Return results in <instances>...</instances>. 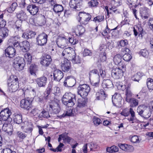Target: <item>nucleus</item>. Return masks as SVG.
<instances>
[{
    "label": "nucleus",
    "mask_w": 153,
    "mask_h": 153,
    "mask_svg": "<svg viewBox=\"0 0 153 153\" xmlns=\"http://www.w3.org/2000/svg\"><path fill=\"white\" fill-rule=\"evenodd\" d=\"M62 103L69 107H73L76 102V97L75 94L71 92L66 93L62 98Z\"/></svg>",
    "instance_id": "obj_1"
},
{
    "label": "nucleus",
    "mask_w": 153,
    "mask_h": 153,
    "mask_svg": "<svg viewBox=\"0 0 153 153\" xmlns=\"http://www.w3.org/2000/svg\"><path fill=\"white\" fill-rule=\"evenodd\" d=\"M120 114L126 117H128L130 114L131 117L128 119V120L131 123H134L137 121L135 116V112L132 108H130L129 109L126 108L124 109Z\"/></svg>",
    "instance_id": "obj_2"
},
{
    "label": "nucleus",
    "mask_w": 153,
    "mask_h": 153,
    "mask_svg": "<svg viewBox=\"0 0 153 153\" xmlns=\"http://www.w3.org/2000/svg\"><path fill=\"white\" fill-rule=\"evenodd\" d=\"M121 66L112 70L111 74L114 78L118 79L122 78L123 76V73L126 70V66L122 65Z\"/></svg>",
    "instance_id": "obj_3"
},
{
    "label": "nucleus",
    "mask_w": 153,
    "mask_h": 153,
    "mask_svg": "<svg viewBox=\"0 0 153 153\" xmlns=\"http://www.w3.org/2000/svg\"><path fill=\"white\" fill-rule=\"evenodd\" d=\"M91 18V16L90 14L84 12H80L77 19L81 24L85 25L88 23Z\"/></svg>",
    "instance_id": "obj_4"
},
{
    "label": "nucleus",
    "mask_w": 153,
    "mask_h": 153,
    "mask_svg": "<svg viewBox=\"0 0 153 153\" xmlns=\"http://www.w3.org/2000/svg\"><path fill=\"white\" fill-rule=\"evenodd\" d=\"M77 93L82 98H85L88 95L90 91V88L88 85H80L77 88Z\"/></svg>",
    "instance_id": "obj_5"
},
{
    "label": "nucleus",
    "mask_w": 153,
    "mask_h": 153,
    "mask_svg": "<svg viewBox=\"0 0 153 153\" xmlns=\"http://www.w3.org/2000/svg\"><path fill=\"white\" fill-rule=\"evenodd\" d=\"M76 53L75 51L71 47L65 48L63 51L62 56L64 58L68 59L69 60L72 61L75 58Z\"/></svg>",
    "instance_id": "obj_6"
},
{
    "label": "nucleus",
    "mask_w": 153,
    "mask_h": 153,
    "mask_svg": "<svg viewBox=\"0 0 153 153\" xmlns=\"http://www.w3.org/2000/svg\"><path fill=\"white\" fill-rule=\"evenodd\" d=\"M90 79L94 78H98V81H100V76L102 78H104L106 76V73L105 71L100 68L99 70V72H98L96 69L90 71L89 74Z\"/></svg>",
    "instance_id": "obj_7"
},
{
    "label": "nucleus",
    "mask_w": 153,
    "mask_h": 153,
    "mask_svg": "<svg viewBox=\"0 0 153 153\" xmlns=\"http://www.w3.org/2000/svg\"><path fill=\"white\" fill-rule=\"evenodd\" d=\"M122 4V0H112L108 4V8L111 12H113L116 13H118L117 7Z\"/></svg>",
    "instance_id": "obj_8"
},
{
    "label": "nucleus",
    "mask_w": 153,
    "mask_h": 153,
    "mask_svg": "<svg viewBox=\"0 0 153 153\" xmlns=\"http://www.w3.org/2000/svg\"><path fill=\"white\" fill-rule=\"evenodd\" d=\"M33 99L31 98L27 97L22 100L20 102V106L28 111L30 110L32 106Z\"/></svg>",
    "instance_id": "obj_9"
},
{
    "label": "nucleus",
    "mask_w": 153,
    "mask_h": 153,
    "mask_svg": "<svg viewBox=\"0 0 153 153\" xmlns=\"http://www.w3.org/2000/svg\"><path fill=\"white\" fill-rule=\"evenodd\" d=\"M24 58L18 57L14 59L13 66L16 70L20 71L23 69L24 66Z\"/></svg>",
    "instance_id": "obj_10"
},
{
    "label": "nucleus",
    "mask_w": 153,
    "mask_h": 153,
    "mask_svg": "<svg viewBox=\"0 0 153 153\" xmlns=\"http://www.w3.org/2000/svg\"><path fill=\"white\" fill-rule=\"evenodd\" d=\"M141 106H138L137 109V112L138 114L144 119H148L151 116V111L149 109H141Z\"/></svg>",
    "instance_id": "obj_11"
},
{
    "label": "nucleus",
    "mask_w": 153,
    "mask_h": 153,
    "mask_svg": "<svg viewBox=\"0 0 153 153\" xmlns=\"http://www.w3.org/2000/svg\"><path fill=\"white\" fill-rule=\"evenodd\" d=\"M98 148L99 146L96 143L92 142L84 145L83 147L82 150L84 153H87V151L89 150V149L90 151H95Z\"/></svg>",
    "instance_id": "obj_12"
},
{
    "label": "nucleus",
    "mask_w": 153,
    "mask_h": 153,
    "mask_svg": "<svg viewBox=\"0 0 153 153\" xmlns=\"http://www.w3.org/2000/svg\"><path fill=\"white\" fill-rule=\"evenodd\" d=\"M11 114V111L8 108H6L2 110L0 113V120H3L7 123V120L10 118Z\"/></svg>",
    "instance_id": "obj_13"
},
{
    "label": "nucleus",
    "mask_w": 153,
    "mask_h": 153,
    "mask_svg": "<svg viewBox=\"0 0 153 153\" xmlns=\"http://www.w3.org/2000/svg\"><path fill=\"white\" fill-rule=\"evenodd\" d=\"M112 100L114 105L117 107H121L122 97L120 94L115 93L112 96Z\"/></svg>",
    "instance_id": "obj_14"
},
{
    "label": "nucleus",
    "mask_w": 153,
    "mask_h": 153,
    "mask_svg": "<svg viewBox=\"0 0 153 153\" xmlns=\"http://www.w3.org/2000/svg\"><path fill=\"white\" fill-rule=\"evenodd\" d=\"M48 36L45 33L39 35L36 38V41L38 45L43 46L45 45L47 41Z\"/></svg>",
    "instance_id": "obj_15"
},
{
    "label": "nucleus",
    "mask_w": 153,
    "mask_h": 153,
    "mask_svg": "<svg viewBox=\"0 0 153 153\" xmlns=\"http://www.w3.org/2000/svg\"><path fill=\"white\" fill-rule=\"evenodd\" d=\"M20 38L18 35L10 36L8 41V43L10 45H13L14 47H17L19 45Z\"/></svg>",
    "instance_id": "obj_16"
},
{
    "label": "nucleus",
    "mask_w": 153,
    "mask_h": 153,
    "mask_svg": "<svg viewBox=\"0 0 153 153\" xmlns=\"http://www.w3.org/2000/svg\"><path fill=\"white\" fill-rule=\"evenodd\" d=\"M61 68L64 72H67L71 68V63L66 58L62 59L61 63Z\"/></svg>",
    "instance_id": "obj_17"
},
{
    "label": "nucleus",
    "mask_w": 153,
    "mask_h": 153,
    "mask_svg": "<svg viewBox=\"0 0 153 153\" xmlns=\"http://www.w3.org/2000/svg\"><path fill=\"white\" fill-rule=\"evenodd\" d=\"M137 1V0H127V4H128L130 9L136 18H137L136 16L137 10L135 8L137 6L136 4Z\"/></svg>",
    "instance_id": "obj_18"
},
{
    "label": "nucleus",
    "mask_w": 153,
    "mask_h": 153,
    "mask_svg": "<svg viewBox=\"0 0 153 153\" xmlns=\"http://www.w3.org/2000/svg\"><path fill=\"white\" fill-rule=\"evenodd\" d=\"M21 128L26 133L31 132L32 131L33 125L30 123L25 121L21 125Z\"/></svg>",
    "instance_id": "obj_19"
},
{
    "label": "nucleus",
    "mask_w": 153,
    "mask_h": 153,
    "mask_svg": "<svg viewBox=\"0 0 153 153\" xmlns=\"http://www.w3.org/2000/svg\"><path fill=\"white\" fill-rule=\"evenodd\" d=\"M82 4V1L81 0H71L69 5L71 8L76 10H79Z\"/></svg>",
    "instance_id": "obj_20"
},
{
    "label": "nucleus",
    "mask_w": 153,
    "mask_h": 153,
    "mask_svg": "<svg viewBox=\"0 0 153 153\" xmlns=\"http://www.w3.org/2000/svg\"><path fill=\"white\" fill-rule=\"evenodd\" d=\"M40 63L45 67H48L51 64L52 59L50 55H47L45 56L42 57L40 58Z\"/></svg>",
    "instance_id": "obj_21"
},
{
    "label": "nucleus",
    "mask_w": 153,
    "mask_h": 153,
    "mask_svg": "<svg viewBox=\"0 0 153 153\" xmlns=\"http://www.w3.org/2000/svg\"><path fill=\"white\" fill-rule=\"evenodd\" d=\"M7 85L9 90L11 92H15L19 88L18 82L16 80L10 82L8 81Z\"/></svg>",
    "instance_id": "obj_22"
},
{
    "label": "nucleus",
    "mask_w": 153,
    "mask_h": 153,
    "mask_svg": "<svg viewBox=\"0 0 153 153\" xmlns=\"http://www.w3.org/2000/svg\"><path fill=\"white\" fill-rule=\"evenodd\" d=\"M16 53L15 49L13 47H8L5 50V55L7 57L12 58L14 56Z\"/></svg>",
    "instance_id": "obj_23"
},
{
    "label": "nucleus",
    "mask_w": 153,
    "mask_h": 153,
    "mask_svg": "<svg viewBox=\"0 0 153 153\" xmlns=\"http://www.w3.org/2000/svg\"><path fill=\"white\" fill-rule=\"evenodd\" d=\"M2 129L3 131L6 132L8 135H11L12 134L13 128L9 122H7V123H4L2 126Z\"/></svg>",
    "instance_id": "obj_24"
},
{
    "label": "nucleus",
    "mask_w": 153,
    "mask_h": 153,
    "mask_svg": "<svg viewBox=\"0 0 153 153\" xmlns=\"http://www.w3.org/2000/svg\"><path fill=\"white\" fill-rule=\"evenodd\" d=\"M49 110L51 111L52 113L57 114L60 111V108L57 102H53L51 104L49 105Z\"/></svg>",
    "instance_id": "obj_25"
},
{
    "label": "nucleus",
    "mask_w": 153,
    "mask_h": 153,
    "mask_svg": "<svg viewBox=\"0 0 153 153\" xmlns=\"http://www.w3.org/2000/svg\"><path fill=\"white\" fill-rule=\"evenodd\" d=\"M27 10L31 15H34L38 13L39 8L35 5L31 4L27 6Z\"/></svg>",
    "instance_id": "obj_26"
},
{
    "label": "nucleus",
    "mask_w": 153,
    "mask_h": 153,
    "mask_svg": "<svg viewBox=\"0 0 153 153\" xmlns=\"http://www.w3.org/2000/svg\"><path fill=\"white\" fill-rule=\"evenodd\" d=\"M53 79L57 81H59L64 76L63 73L58 69L55 70L53 73Z\"/></svg>",
    "instance_id": "obj_27"
},
{
    "label": "nucleus",
    "mask_w": 153,
    "mask_h": 153,
    "mask_svg": "<svg viewBox=\"0 0 153 153\" xmlns=\"http://www.w3.org/2000/svg\"><path fill=\"white\" fill-rule=\"evenodd\" d=\"M47 78L42 76L37 78L36 79V82L39 87H44L47 83Z\"/></svg>",
    "instance_id": "obj_28"
},
{
    "label": "nucleus",
    "mask_w": 153,
    "mask_h": 153,
    "mask_svg": "<svg viewBox=\"0 0 153 153\" xmlns=\"http://www.w3.org/2000/svg\"><path fill=\"white\" fill-rule=\"evenodd\" d=\"M21 50L24 52L27 51L30 48L29 43L27 41H24L20 42L19 46Z\"/></svg>",
    "instance_id": "obj_29"
},
{
    "label": "nucleus",
    "mask_w": 153,
    "mask_h": 153,
    "mask_svg": "<svg viewBox=\"0 0 153 153\" xmlns=\"http://www.w3.org/2000/svg\"><path fill=\"white\" fill-rule=\"evenodd\" d=\"M149 9L146 7H143L140 9V14L143 19H148L149 17Z\"/></svg>",
    "instance_id": "obj_30"
},
{
    "label": "nucleus",
    "mask_w": 153,
    "mask_h": 153,
    "mask_svg": "<svg viewBox=\"0 0 153 153\" xmlns=\"http://www.w3.org/2000/svg\"><path fill=\"white\" fill-rule=\"evenodd\" d=\"M113 61L116 65H118V67L121 65H125L122 62V56L120 54H118L115 55L113 58Z\"/></svg>",
    "instance_id": "obj_31"
},
{
    "label": "nucleus",
    "mask_w": 153,
    "mask_h": 153,
    "mask_svg": "<svg viewBox=\"0 0 153 153\" xmlns=\"http://www.w3.org/2000/svg\"><path fill=\"white\" fill-rule=\"evenodd\" d=\"M56 43L58 47L63 48L66 45V39L64 37H59L57 39Z\"/></svg>",
    "instance_id": "obj_32"
},
{
    "label": "nucleus",
    "mask_w": 153,
    "mask_h": 153,
    "mask_svg": "<svg viewBox=\"0 0 153 153\" xmlns=\"http://www.w3.org/2000/svg\"><path fill=\"white\" fill-rule=\"evenodd\" d=\"M118 146L122 150L127 152H131L134 150L132 146L127 144H119Z\"/></svg>",
    "instance_id": "obj_33"
},
{
    "label": "nucleus",
    "mask_w": 153,
    "mask_h": 153,
    "mask_svg": "<svg viewBox=\"0 0 153 153\" xmlns=\"http://www.w3.org/2000/svg\"><path fill=\"white\" fill-rule=\"evenodd\" d=\"M102 88L105 90L113 87L112 82L109 79H104L102 83Z\"/></svg>",
    "instance_id": "obj_34"
},
{
    "label": "nucleus",
    "mask_w": 153,
    "mask_h": 153,
    "mask_svg": "<svg viewBox=\"0 0 153 153\" xmlns=\"http://www.w3.org/2000/svg\"><path fill=\"white\" fill-rule=\"evenodd\" d=\"M143 29L142 27L140 26H136L133 28V32L134 35L135 36H137L138 35L139 36H142V34L143 33Z\"/></svg>",
    "instance_id": "obj_35"
},
{
    "label": "nucleus",
    "mask_w": 153,
    "mask_h": 153,
    "mask_svg": "<svg viewBox=\"0 0 153 153\" xmlns=\"http://www.w3.org/2000/svg\"><path fill=\"white\" fill-rule=\"evenodd\" d=\"M126 101L130 103V106L131 108L135 107L138 105V100L134 98L131 97Z\"/></svg>",
    "instance_id": "obj_36"
},
{
    "label": "nucleus",
    "mask_w": 153,
    "mask_h": 153,
    "mask_svg": "<svg viewBox=\"0 0 153 153\" xmlns=\"http://www.w3.org/2000/svg\"><path fill=\"white\" fill-rule=\"evenodd\" d=\"M85 31V28L82 25H78L75 29V33L76 36H79L83 34Z\"/></svg>",
    "instance_id": "obj_37"
},
{
    "label": "nucleus",
    "mask_w": 153,
    "mask_h": 153,
    "mask_svg": "<svg viewBox=\"0 0 153 153\" xmlns=\"http://www.w3.org/2000/svg\"><path fill=\"white\" fill-rule=\"evenodd\" d=\"M126 100L129 98L131 97L132 93L131 89V84L128 83L127 84V86L126 87L125 90Z\"/></svg>",
    "instance_id": "obj_38"
},
{
    "label": "nucleus",
    "mask_w": 153,
    "mask_h": 153,
    "mask_svg": "<svg viewBox=\"0 0 153 153\" xmlns=\"http://www.w3.org/2000/svg\"><path fill=\"white\" fill-rule=\"evenodd\" d=\"M22 22L21 20H17L13 26L14 29L18 31L22 32L23 28L22 26Z\"/></svg>",
    "instance_id": "obj_39"
},
{
    "label": "nucleus",
    "mask_w": 153,
    "mask_h": 153,
    "mask_svg": "<svg viewBox=\"0 0 153 153\" xmlns=\"http://www.w3.org/2000/svg\"><path fill=\"white\" fill-rule=\"evenodd\" d=\"M36 34L35 32L30 31L23 33L22 36L23 38L28 39L34 37Z\"/></svg>",
    "instance_id": "obj_40"
},
{
    "label": "nucleus",
    "mask_w": 153,
    "mask_h": 153,
    "mask_svg": "<svg viewBox=\"0 0 153 153\" xmlns=\"http://www.w3.org/2000/svg\"><path fill=\"white\" fill-rule=\"evenodd\" d=\"M53 9L56 13L58 14L59 15L60 13L63 11L64 8L61 5L56 4L53 7Z\"/></svg>",
    "instance_id": "obj_41"
},
{
    "label": "nucleus",
    "mask_w": 153,
    "mask_h": 153,
    "mask_svg": "<svg viewBox=\"0 0 153 153\" xmlns=\"http://www.w3.org/2000/svg\"><path fill=\"white\" fill-rule=\"evenodd\" d=\"M9 30L6 27L0 29V39H3L8 36Z\"/></svg>",
    "instance_id": "obj_42"
},
{
    "label": "nucleus",
    "mask_w": 153,
    "mask_h": 153,
    "mask_svg": "<svg viewBox=\"0 0 153 153\" xmlns=\"http://www.w3.org/2000/svg\"><path fill=\"white\" fill-rule=\"evenodd\" d=\"M16 16L17 18L19 19L18 20H21L22 22L27 19V16L26 13L22 10H21L18 13Z\"/></svg>",
    "instance_id": "obj_43"
},
{
    "label": "nucleus",
    "mask_w": 153,
    "mask_h": 153,
    "mask_svg": "<svg viewBox=\"0 0 153 153\" xmlns=\"http://www.w3.org/2000/svg\"><path fill=\"white\" fill-rule=\"evenodd\" d=\"M37 66L35 64H31L28 69L29 72L31 75L35 76L36 75V73L37 70Z\"/></svg>",
    "instance_id": "obj_44"
},
{
    "label": "nucleus",
    "mask_w": 153,
    "mask_h": 153,
    "mask_svg": "<svg viewBox=\"0 0 153 153\" xmlns=\"http://www.w3.org/2000/svg\"><path fill=\"white\" fill-rule=\"evenodd\" d=\"M105 94L104 91L102 90L96 93V100H99L105 99Z\"/></svg>",
    "instance_id": "obj_45"
},
{
    "label": "nucleus",
    "mask_w": 153,
    "mask_h": 153,
    "mask_svg": "<svg viewBox=\"0 0 153 153\" xmlns=\"http://www.w3.org/2000/svg\"><path fill=\"white\" fill-rule=\"evenodd\" d=\"M143 75V74L142 73L138 72L133 75L131 76V78L132 80L138 82Z\"/></svg>",
    "instance_id": "obj_46"
},
{
    "label": "nucleus",
    "mask_w": 153,
    "mask_h": 153,
    "mask_svg": "<svg viewBox=\"0 0 153 153\" xmlns=\"http://www.w3.org/2000/svg\"><path fill=\"white\" fill-rule=\"evenodd\" d=\"M66 80L68 81L69 87H72L75 84L76 80L71 76H68L66 77Z\"/></svg>",
    "instance_id": "obj_47"
},
{
    "label": "nucleus",
    "mask_w": 153,
    "mask_h": 153,
    "mask_svg": "<svg viewBox=\"0 0 153 153\" xmlns=\"http://www.w3.org/2000/svg\"><path fill=\"white\" fill-rule=\"evenodd\" d=\"M106 151L110 153L116 152L118 151V148L117 146L114 145L110 147H107Z\"/></svg>",
    "instance_id": "obj_48"
},
{
    "label": "nucleus",
    "mask_w": 153,
    "mask_h": 153,
    "mask_svg": "<svg viewBox=\"0 0 153 153\" xmlns=\"http://www.w3.org/2000/svg\"><path fill=\"white\" fill-rule=\"evenodd\" d=\"M128 42L127 40H122L117 42V46L119 48L122 47H125L128 44Z\"/></svg>",
    "instance_id": "obj_49"
},
{
    "label": "nucleus",
    "mask_w": 153,
    "mask_h": 153,
    "mask_svg": "<svg viewBox=\"0 0 153 153\" xmlns=\"http://www.w3.org/2000/svg\"><path fill=\"white\" fill-rule=\"evenodd\" d=\"M17 6V3L16 2L13 3L9 7L7 8V11L9 13L13 12L15 10Z\"/></svg>",
    "instance_id": "obj_50"
},
{
    "label": "nucleus",
    "mask_w": 153,
    "mask_h": 153,
    "mask_svg": "<svg viewBox=\"0 0 153 153\" xmlns=\"http://www.w3.org/2000/svg\"><path fill=\"white\" fill-rule=\"evenodd\" d=\"M13 120L16 123L18 124H20L22 121V115L19 114L16 115L14 117Z\"/></svg>",
    "instance_id": "obj_51"
},
{
    "label": "nucleus",
    "mask_w": 153,
    "mask_h": 153,
    "mask_svg": "<svg viewBox=\"0 0 153 153\" xmlns=\"http://www.w3.org/2000/svg\"><path fill=\"white\" fill-rule=\"evenodd\" d=\"M24 57V62H27V64H30L32 60V56L31 54L29 53H26L25 54Z\"/></svg>",
    "instance_id": "obj_52"
},
{
    "label": "nucleus",
    "mask_w": 153,
    "mask_h": 153,
    "mask_svg": "<svg viewBox=\"0 0 153 153\" xmlns=\"http://www.w3.org/2000/svg\"><path fill=\"white\" fill-rule=\"evenodd\" d=\"M50 117L48 112L44 110L42 111L39 115V117L40 118L42 117L48 118Z\"/></svg>",
    "instance_id": "obj_53"
},
{
    "label": "nucleus",
    "mask_w": 153,
    "mask_h": 153,
    "mask_svg": "<svg viewBox=\"0 0 153 153\" xmlns=\"http://www.w3.org/2000/svg\"><path fill=\"white\" fill-rule=\"evenodd\" d=\"M73 114L72 109L71 108H68L66 110V112L60 116L61 117H64L66 116H72Z\"/></svg>",
    "instance_id": "obj_54"
},
{
    "label": "nucleus",
    "mask_w": 153,
    "mask_h": 153,
    "mask_svg": "<svg viewBox=\"0 0 153 153\" xmlns=\"http://www.w3.org/2000/svg\"><path fill=\"white\" fill-rule=\"evenodd\" d=\"M146 84L149 90H153V79L149 78L147 80Z\"/></svg>",
    "instance_id": "obj_55"
},
{
    "label": "nucleus",
    "mask_w": 153,
    "mask_h": 153,
    "mask_svg": "<svg viewBox=\"0 0 153 153\" xmlns=\"http://www.w3.org/2000/svg\"><path fill=\"white\" fill-rule=\"evenodd\" d=\"M117 26L113 29L110 30L108 27V25H107L106 27L105 30H104L103 32H102V34L103 36H106L108 35L110 32L113 30H116L117 28Z\"/></svg>",
    "instance_id": "obj_56"
},
{
    "label": "nucleus",
    "mask_w": 153,
    "mask_h": 153,
    "mask_svg": "<svg viewBox=\"0 0 153 153\" xmlns=\"http://www.w3.org/2000/svg\"><path fill=\"white\" fill-rule=\"evenodd\" d=\"M107 49V46L104 44L101 45L99 48L100 51V53L106 54V50Z\"/></svg>",
    "instance_id": "obj_57"
},
{
    "label": "nucleus",
    "mask_w": 153,
    "mask_h": 153,
    "mask_svg": "<svg viewBox=\"0 0 153 153\" xmlns=\"http://www.w3.org/2000/svg\"><path fill=\"white\" fill-rule=\"evenodd\" d=\"M3 14L0 15V27L3 28L6 25V21L3 18Z\"/></svg>",
    "instance_id": "obj_58"
},
{
    "label": "nucleus",
    "mask_w": 153,
    "mask_h": 153,
    "mask_svg": "<svg viewBox=\"0 0 153 153\" xmlns=\"http://www.w3.org/2000/svg\"><path fill=\"white\" fill-rule=\"evenodd\" d=\"M93 121L94 125L97 126L102 123V120L100 118L96 117L93 118Z\"/></svg>",
    "instance_id": "obj_59"
},
{
    "label": "nucleus",
    "mask_w": 153,
    "mask_h": 153,
    "mask_svg": "<svg viewBox=\"0 0 153 153\" xmlns=\"http://www.w3.org/2000/svg\"><path fill=\"white\" fill-rule=\"evenodd\" d=\"M16 136L17 137H19L21 139L23 140L26 137L27 135L21 131H18L16 133Z\"/></svg>",
    "instance_id": "obj_60"
},
{
    "label": "nucleus",
    "mask_w": 153,
    "mask_h": 153,
    "mask_svg": "<svg viewBox=\"0 0 153 153\" xmlns=\"http://www.w3.org/2000/svg\"><path fill=\"white\" fill-rule=\"evenodd\" d=\"M99 2L96 0H91L88 3V5L91 7H93L97 6Z\"/></svg>",
    "instance_id": "obj_61"
},
{
    "label": "nucleus",
    "mask_w": 153,
    "mask_h": 153,
    "mask_svg": "<svg viewBox=\"0 0 153 153\" xmlns=\"http://www.w3.org/2000/svg\"><path fill=\"white\" fill-rule=\"evenodd\" d=\"M139 54L144 57H148L149 53L147 50L146 49H142L139 52Z\"/></svg>",
    "instance_id": "obj_62"
},
{
    "label": "nucleus",
    "mask_w": 153,
    "mask_h": 153,
    "mask_svg": "<svg viewBox=\"0 0 153 153\" xmlns=\"http://www.w3.org/2000/svg\"><path fill=\"white\" fill-rule=\"evenodd\" d=\"M32 108V109L30 111V113L34 116H38L39 117V110L36 108Z\"/></svg>",
    "instance_id": "obj_63"
},
{
    "label": "nucleus",
    "mask_w": 153,
    "mask_h": 153,
    "mask_svg": "<svg viewBox=\"0 0 153 153\" xmlns=\"http://www.w3.org/2000/svg\"><path fill=\"white\" fill-rule=\"evenodd\" d=\"M140 140L137 135L132 136L131 139V141L134 143H137L140 142Z\"/></svg>",
    "instance_id": "obj_64"
}]
</instances>
